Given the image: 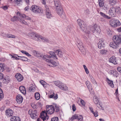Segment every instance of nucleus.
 Returning a JSON list of instances; mask_svg holds the SVG:
<instances>
[{"label":"nucleus","instance_id":"412c9836","mask_svg":"<svg viewBox=\"0 0 121 121\" xmlns=\"http://www.w3.org/2000/svg\"><path fill=\"white\" fill-rule=\"evenodd\" d=\"M109 62L112 63L114 64H116L117 63L116 58L114 56H112L109 58Z\"/></svg>","mask_w":121,"mask_h":121},{"label":"nucleus","instance_id":"e433bc0d","mask_svg":"<svg viewBox=\"0 0 121 121\" xmlns=\"http://www.w3.org/2000/svg\"><path fill=\"white\" fill-rule=\"evenodd\" d=\"M39 38L42 40V41L44 42H48V39H47L45 38H44L40 35H38V38Z\"/></svg>","mask_w":121,"mask_h":121},{"label":"nucleus","instance_id":"4be33fe9","mask_svg":"<svg viewBox=\"0 0 121 121\" xmlns=\"http://www.w3.org/2000/svg\"><path fill=\"white\" fill-rule=\"evenodd\" d=\"M110 46L114 48H116L119 47V45L115 42L114 41L111 42L109 44Z\"/></svg>","mask_w":121,"mask_h":121},{"label":"nucleus","instance_id":"2f4dec72","mask_svg":"<svg viewBox=\"0 0 121 121\" xmlns=\"http://www.w3.org/2000/svg\"><path fill=\"white\" fill-rule=\"evenodd\" d=\"M109 73L110 75H113L114 76L117 75V72L115 70H111L109 71Z\"/></svg>","mask_w":121,"mask_h":121},{"label":"nucleus","instance_id":"69168bd1","mask_svg":"<svg viewBox=\"0 0 121 121\" xmlns=\"http://www.w3.org/2000/svg\"><path fill=\"white\" fill-rule=\"evenodd\" d=\"M117 70L120 73H121V67H118L117 68Z\"/></svg>","mask_w":121,"mask_h":121},{"label":"nucleus","instance_id":"c9c22d12","mask_svg":"<svg viewBox=\"0 0 121 121\" xmlns=\"http://www.w3.org/2000/svg\"><path fill=\"white\" fill-rule=\"evenodd\" d=\"M54 93L53 94L49 96L50 98H52L54 99H57L58 98V95L56 94L55 95H54Z\"/></svg>","mask_w":121,"mask_h":121},{"label":"nucleus","instance_id":"a878e982","mask_svg":"<svg viewBox=\"0 0 121 121\" xmlns=\"http://www.w3.org/2000/svg\"><path fill=\"white\" fill-rule=\"evenodd\" d=\"M20 91L23 94L26 93V91L25 87L23 86H21L19 87Z\"/></svg>","mask_w":121,"mask_h":121},{"label":"nucleus","instance_id":"a18cd8bd","mask_svg":"<svg viewBox=\"0 0 121 121\" xmlns=\"http://www.w3.org/2000/svg\"><path fill=\"white\" fill-rule=\"evenodd\" d=\"M21 52L22 53L26 55L27 56L30 57L31 56V55L29 54L26 51H23V50H22L21 51Z\"/></svg>","mask_w":121,"mask_h":121},{"label":"nucleus","instance_id":"39448f33","mask_svg":"<svg viewBox=\"0 0 121 121\" xmlns=\"http://www.w3.org/2000/svg\"><path fill=\"white\" fill-rule=\"evenodd\" d=\"M109 23L111 26L113 28L119 26L121 25V23L119 20H115V19L110 20Z\"/></svg>","mask_w":121,"mask_h":121},{"label":"nucleus","instance_id":"5fc2aeb1","mask_svg":"<svg viewBox=\"0 0 121 121\" xmlns=\"http://www.w3.org/2000/svg\"><path fill=\"white\" fill-rule=\"evenodd\" d=\"M89 10L88 9H87L84 11V14L86 15H88L89 14Z\"/></svg>","mask_w":121,"mask_h":121},{"label":"nucleus","instance_id":"0e129e2a","mask_svg":"<svg viewBox=\"0 0 121 121\" xmlns=\"http://www.w3.org/2000/svg\"><path fill=\"white\" fill-rule=\"evenodd\" d=\"M89 109L91 112H92V113H94L93 109L92 107H89Z\"/></svg>","mask_w":121,"mask_h":121},{"label":"nucleus","instance_id":"4d7b16f0","mask_svg":"<svg viewBox=\"0 0 121 121\" xmlns=\"http://www.w3.org/2000/svg\"><path fill=\"white\" fill-rule=\"evenodd\" d=\"M80 99V103L83 106H84L85 105V103L84 101L82 99H81V98H79Z\"/></svg>","mask_w":121,"mask_h":121},{"label":"nucleus","instance_id":"423d86ee","mask_svg":"<svg viewBox=\"0 0 121 121\" xmlns=\"http://www.w3.org/2000/svg\"><path fill=\"white\" fill-rule=\"evenodd\" d=\"M56 10L57 14L61 17L63 19L65 18V13H63V10L61 6H59V7L56 8Z\"/></svg>","mask_w":121,"mask_h":121},{"label":"nucleus","instance_id":"f704fd0d","mask_svg":"<svg viewBox=\"0 0 121 121\" xmlns=\"http://www.w3.org/2000/svg\"><path fill=\"white\" fill-rule=\"evenodd\" d=\"M5 69V65L3 63H0V71L3 72Z\"/></svg>","mask_w":121,"mask_h":121},{"label":"nucleus","instance_id":"dca6fc26","mask_svg":"<svg viewBox=\"0 0 121 121\" xmlns=\"http://www.w3.org/2000/svg\"><path fill=\"white\" fill-rule=\"evenodd\" d=\"M17 15L18 16H20L21 18H25L26 20L30 21L31 20V18L28 16H26L23 14H21L19 12H17Z\"/></svg>","mask_w":121,"mask_h":121},{"label":"nucleus","instance_id":"de8ad7c7","mask_svg":"<svg viewBox=\"0 0 121 121\" xmlns=\"http://www.w3.org/2000/svg\"><path fill=\"white\" fill-rule=\"evenodd\" d=\"M93 100L95 103V104H98V103H99V101L98 99L96 98V96H94Z\"/></svg>","mask_w":121,"mask_h":121},{"label":"nucleus","instance_id":"680f3d73","mask_svg":"<svg viewBox=\"0 0 121 121\" xmlns=\"http://www.w3.org/2000/svg\"><path fill=\"white\" fill-rule=\"evenodd\" d=\"M94 115V116L95 117H97L98 116V112L96 111H95V112H94V113H92Z\"/></svg>","mask_w":121,"mask_h":121},{"label":"nucleus","instance_id":"79ce46f5","mask_svg":"<svg viewBox=\"0 0 121 121\" xmlns=\"http://www.w3.org/2000/svg\"><path fill=\"white\" fill-rule=\"evenodd\" d=\"M35 98L37 100H39L40 98V94L39 93L37 92L35 94Z\"/></svg>","mask_w":121,"mask_h":121},{"label":"nucleus","instance_id":"09e8293b","mask_svg":"<svg viewBox=\"0 0 121 121\" xmlns=\"http://www.w3.org/2000/svg\"><path fill=\"white\" fill-rule=\"evenodd\" d=\"M3 91L2 89L0 88V100L3 98Z\"/></svg>","mask_w":121,"mask_h":121},{"label":"nucleus","instance_id":"a211bd4d","mask_svg":"<svg viewBox=\"0 0 121 121\" xmlns=\"http://www.w3.org/2000/svg\"><path fill=\"white\" fill-rule=\"evenodd\" d=\"M16 101L17 103L19 104H21L23 100V98L20 95L18 94L16 97Z\"/></svg>","mask_w":121,"mask_h":121},{"label":"nucleus","instance_id":"c85d7f7f","mask_svg":"<svg viewBox=\"0 0 121 121\" xmlns=\"http://www.w3.org/2000/svg\"><path fill=\"white\" fill-rule=\"evenodd\" d=\"M107 81L108 84L112 88H113L114 87V85L113 84V82L109 80L108 78H107Z\"/></svg>","mask_w":121,"mask_h":121},{"label":"nucleus","instance_id":"f257e3e1","mask_svg":"<svg viewBox=\"0 0 121 121\" xmlns=\"http://www.w3.org/2000/svg\"><path fill=\"white\" fill-rule=\"evenodd\" d=\"M46 108V110L42 112L40 117L43 121L48 119L49 117L47 115V113L51 115L53 114L54 112V109L53 105H47Z\"/></svg>","mask_w":121,"mask_h":121},{"label":"nucleus","instance_id":"ea45409f","mask_svg":"<svg viewBox=\"0 0 121 121\" xmlns=\"http://www.w3.org/2000/svg\"><path fill=\"white\" fill-rule=\"evenodd\" d=\"M33 85H31L30 87L29 88V90L30 92H34L35 91V88L34 87H33Z\"/></svg>","mask_w":121,"mask_h":121},{"label":"nucleus","instance_id":"7ed1b4c3","mask_svg":"<svg viewBox=\"0 0 121 121\" xmlns=\"http://www.w3.org/2000/svg\"><path fill=\"white\" fill-rule=\"evenodd\" d=\"M30 9L33 12L36 13H41L43 12V9L35 5H32Z\"/></svg>","mask_w":121,"mask_h":121},{"label":"nucleus","instance_id":"7c9ffc66","mask_svg":"<svg viewBox=\"0 0 121 121\" xmlns=\"http://www.w3.org/2000/svg\"><path fill=\"white\" fill-rule=\"evenodd\" d=\"M73 26L72 25H69L67 26V31L69 33H70L72 31V29L73 28Z\"/></svg>","mask_w":121,"mask_h":121},{"label":"nucleus","instance_id":"13d9d810","mask_svg":"<svg viewBox=\"0 0 121 121\" xmlns=\"http://www.w3.org/2000/svg\"><path fill=\"white\" fill-rule=\"evenodd\" d=\"M1 8H2L4 10H6L8 9V7L7 6H3L1 7Z\"/></svg>","mask_w":121,"mask_h":121},{"label":"nucleus","instance_id":"6e6d98bb","mask_svg":"<svg viewBox=\"0 0 121 121\" xmlns=\"http://www.w3.org/2000/svg\"><path fill=\"white\" fill-rule=\"evenodd\" d=\"M72 108L73 111H75L76 110V107L74 104L72 105Z\"/></svg>","mask_w":121,"mask_h":121},{"label":"nucleus","instance_id":"e2e57ef3","mask_svg":"<svg viewBox=\"0 0 121 121\" xmlns=\"http://www.w3.org/2000/svg\"><path fill=\"white\" fill-rule=\"evenodd\" d=\"M104 2H99V6L100 7H103L104 4Z\"/></svg>","mask_w":121,"mask_h":121},{"label":"nucleus","instance_id":"37998d69","mask_svg":"<svg viewBox=\"0 0 121 121\" xmlns=\"http://www.w3.org/2000/svg\"><path fill=\"white\" fill-rule=\"evenodd\" d=\"M19 17H18L16 16H14L13 18H12L11 19V20L13 22H14L15 21L18 20L19 21Z\"/></svg>","mask_w":121,"mask_h":121},{"label":"nucleus","instance_id":"72a5a7b5","mask_svg":"<svg viewBox=\"0 0 121 121\" xmlns=\"http://www.w3.org/2000/svg\"><path fill=\"white\" fill-rule=\"evenodd\" d=\"M15 55L17 56L18 57H20V60L22 61H27L28 60V58L26 57L20 56L17 55Z\"/></svg>","mask_w":121,"mask_h":121},{"label":"nucleus","instance_id":"052dcab7","mask_svg":"<svg viewBox=\"0 0 121 121\" xmlns=\"http://www.w3.org/2000/svg\"><path fill=\"white\" fill-rule=\"evenodd\" d=\"M22 0H16V1H15V3L18 4H19L20 2H21Z\"/></svg>","mask_w":121,"mask_h":121},{"label":"nucleus","instance_id":"338daca9","mask_svg":"<svg viewBox=\"0 0 121 121\" xmlns=\"http://www.w3.org/2000/svg\"><path fill=\"white\" fill-rule=\"evenodd\" d=\"M85 72L87 74H88L89 73V71L87 69V68L86 69H85Z\"/></svg>","mask_w":121,"mask_h":121},{"label":"nucleus","instance_id":"4c0bfd02","mask_svg":"<svg viewBox=\"0 0 121 121\" xmlns=\"http://www.w3.org/2000/svg\"><path fill=\"white\" fill-rule=\"evenodd\" d=\"M117 2L116 0H109V4L112 5H114Z\"/></svg>","mask_w":121,"mask_h":121},{"label":"nucleus","instance_id":"a19ab883","mask_svg":"<svg viewBox=\"0 0 121 121\" xmlns=\"http://www.w3.org/2000/svg\"><path fill=\"white\" fill-rule=\"evenodd\" d=\"M6 36V37L9 38L14 39L15 38L14 35L10 34H7Z\"/></svg>","mask_w":121,"mask_h":121},{"label":"nucleus","instance_id":"3c124183","mask_svg":"<svg viewBox=\"0 0 121 121\" xmlns=\"http://www.w3.org/2000/svg\"><path fill=\"white\" fill-rule=\"evenodd\" d=\"M51 121H59L58 117H56L51 118Z\"/></svg>","mask_w":121,"mask_h":121},{"label":"nucleus","instance_id":"aec40b11","mask_svg":"<svg viewBox=\"0 0 121 121\" xmlns=\"http://www.w3.org/2000/svg\"><path fill=\"white\" fill-rule=\"evenodd\" d=\"M105 45V44L104 43V41L102 40H100L98 43V48L100 49L104 48Z\"/></svg>","mask_w":121,"mask_h":121},{"label":"nucleus","instance_id":"6e6552de","mask_svg":"<svg viewBox=\"0 0 121 121\" xmlns=\"http://www.w3.org/2000/svg\"><path fill=\"white\" fill-rule=\"evenodd\" d=\"M92 32L95 34H98L100 31L99 26L97 25H95L91 29Z\"/></svg>","mask_w":121,"mask_h":121},{"label":"nucleus","instance_id":"9d476101","mask_svg":"<svg viewBox=\"0 0 121 121\" xmlns=\"http://www.w3.org/2000/svg\"><path fill=\"white\" fill-rule=\"evenodd\" d=\"M54 84L56 86H58L62 90L65 91L68 90L67 87L63 85L61 82L59 81H57L55 82Z\"/></svg>","mask_w":121,"mask_h":121},{"label":"nucleus","instance_id":"20e7f679","mask_svg":"<svg viewBox=\"0 0 121 121\" xmlns=\"http://www.w3.org/2000/svg\"><path fill=\"white\" fill-rule=\"evenodd\" d=\"M55 52H53L50 51L49 52V53L51 56L45 55L43 56V59L44 60H48V59H51L52 58H53L55 59H58L57 56L56 55Z\"/></svg>","mask_w":121,"mask_h":121},{"label":"nucleus","instance_id":"1a4fd4ad","mask_svg":"<svg viewBox=\"0 0 121 121\" xmlns=\"http://www.w3.org/2000/svg\"><path fill=\"white\" fill-rule=\"evenodd\" d=\"M29 114L30 115V117L33 119H36L38 117V116L37 114V110H32L30 109L28 111Z\"/></svg>","mask_w":121,"mask_h":121},{"label":"nucleus","instance_id":"2eb2a0df","mask_svg":"<svg viewBox=\"0 0 121 121\" xmlns=\"http://www.w3.org/2000/svg\"><path fill=\"white\" fill-rule=\"evenodd\" d=\"M114 9V7H112L110 9L108 13L110 16L114 17L116 15V13Z\"/></svg>","mask_w":121,"mask_h":121},{"label":"nucleus","instance_id":"b1692460","mask_svg":"<svg viewBox=\"0 0 121 121\" xmlns=\"http://www.w3.org/2000/svg\"><path fill=\"white\" fill-rule=\"evenodd\" d=\"M28 35L31 38L33 39L35 38V37H37L38 39V35H36L35 33H28Z\"/></svg>","mask_w":121,"mask_h":121},{"label":"nucleus","instance_id":"6ab92c4d","mask_svg":"<svg viewBox=\"0 0 121 121\" xmlns=\"http://www.w3.org/2000/svg\"><path fill=\"white\" fill-rule=\"evenodd\" d=\"M13 112L12 110L10 109L7 110L5 111V114L8 117L12 116L13 114Z\"/></svg>","mask_w":121,"mask_h":121},{"label":"nucleus","instance_id":"5701e85b","mask_svg":"<svg viewBox=\"0 0 121 121\" xmlns=\"http://www.w3.org/2000/svg\"><path fill=\"white\" fill-rule=\"evenodd\" d=\"M20 118L18 117L13 116H12L10 119V121H20Z\"/></svg>","mask_w":121,"mask_h":121},{"label":"nucleus","instance_id":"0eeeda50","mask_svg":"<svg viewBox=\"0 0 121 121\" xmlns=\"http://www.w3.org/2000/svg\"><path fill=\"white\" fill-rule=\"evenodd\" d=\"M77 46L79 50L83 55H85L86 53V50L83 47V44L81 42L79 41L77 42Z\"/></svg>","mask_w":121,"mask_h":121},{"label":"nucleus","instance_id":"f8f14e48","mask_svg":"<svg viewBox=\"0 0 121 121\" xmlns=\"http://www.w3.org/2000/svg\"><path fill=\"white\" fill-rule=\"evenodd\" d=\"M45 10L47 17L48 18H50L52 16L50 11L49 9L48 6L45 5Z\"/></svg>","mask_w":121,"mask_h":121},{"label":"nucleus","instance_id":"f03ea898","mask_svg":"<svg viewBox=\"0 0 121 121\" xmlns=\"http://www.w3.org/2000/svg\"><path fill=\"white\" fill-rule=\"evenodd\" d=\"M77 22L78 25L80 26L81 30L86 34H89L90 33V31L89 28L88 27L87 28L82 20L80 19H79L77 20Z\"/></svg>","mask_w":121,"mask_h":121},{"label":"nucleus","instance_id":"774afa93","mask_svg":"<svg viewBox=\"0 0 121 121\" xmlns=\"http://www.w3.org/2000/svg\"><path fill=\"white\" fill-rule=\"evenodd\" d=\"M37 51H34L33 52V54L35 56H36V53Z\"/></svg>","mask_w":121,"mask_h":121},{"label":"nucleus","instance_id":"c03bdc74","mask_svg":"<svg viewBox=\"0 0 121 121\" xmlns=\"http://www.w3.org/2000/svg\"><path fill=\"white\" fill-rule=\"evenodd\" d=\"M19 21L22 24H24L26 25H28V23L26 22L24 20L22 19H20Z\"/></svg>","mask_w":121,"mask_h":121},{"label":"nucleus","instance_id":"bf43d9fd","mask_svg":"<svg viewBox=\"0 0 121 121\" xmlns=\"http://www.w3.org/2000/svg\"><path fill=\"white\" fill-rule=\"evenodd\" d=\"M39 82L40 83H41L43 86L44 87V82H45L42 80H41L39 81Z\"/></svg>","mask_w":121,"mask_h":121},{"label":"nucleus","instance_id":"393cba45","mask_svg":"<svg viewBox=\"0 0 121 121\" xmlns=\"http://www.w3.org/2000/svg\"><path fill=\"white\" fill-rule=\"evenodd\" d=\"M54 2L56 8L59 7V6H61V4L59 0H54Z\"/></svg>","mask_w":121,"mask_h":121},{"label":"nucleus","instance_id":"49530a36","mask_svg":"<svg viewBox=\"0 0 121 121\" xmlns=\"http://www.w3.org/2000/svg\"><path fill=\"white\" fill-rule=\"evenodd\" d=\"M43 55H41L39 52L37 51L36 53V56H35L38 57L39 58H40L42 57H43Z\"/></svg>","mask_w":121,"mask_h":121},{"label":"nucleus","instance_id":"864d4df0","mask_svg":"<svg viewBox=\"0 0 121 121\" xmlns=\"http://www.w3.org/2000/svg\"><path fill=\"white\" fill-rule=\"evenodd\" d=\"M31 106L33 109H36L37 108V106L34 104H31Z\"/></svg>","mask_w":121,"mask_h":121},{"label":"nucleus","instance_id":"4468645a","mask_svg":"<svg viewBox=\"0 0 121 121\" xmlns=\"http://www.w3.org/2000/svg\"><path fill=\"white\" fill-rule=\"evenodd\" d=\"M44 60L48 63V65L49 66L54 67L56 65V62L51 60V59H48V60Z\"/></svg>","mask_w":121,"mask_h":121},{"label":"nucleus","instance_id":"ddd939ff","mask_svg":"<svg viewBox=\"0 0 121 121\" xmlns=\"http://www.w3.org/2000/svg\"><path fill=\"white\" fill-rule=\"evenodd\" d=\"M76 119H78V121H82V116L80 115H79L75 114L72 117L70 118V120L72 121Z\"/></svg>","mask_w":121,"mask_h":121},{"label":"nucleus","instance_id":"f3484780","mask_svg":"<svg viewBox=\"0 0 121 121\" xmlns=\"http://www.w3.org/2000/svg\"><path fill=\"white\" fill-rule=\"evenodd\" d=\"M15 77L19 82L21 81L23 79L22 75L19 73H17L16 74L15 76Z\"/></svg>","mask_w":121,"mask_h":121},{"label":"nucleus","instance_id":"603ef678","mask_svg":"<svg viewBox=\"0 0 121 121\" xmlns=\"http://www.w3.org/2000/svg\"><path fill=\"white\" fill-rule=\"evenodd\" d=\"M4 78V76L3 74L0 72V80H1Z\"/></svg>","mask_w":121,"mask_h":121},{"label":"nucleus","instance_id":"9b49d317","mask_svg":"<svg viewBox=\"0 0 121 121\" xmlns=\"http://www.w3.org/2000/svg\"><path fill=\"white\" fill-rule=\"evenodd\" d=\"M120 36L116 35L114 36L113 38V40L114 41L119 45L121 43V38Z\"/></svg>","mask_w":121,"mask_h":121},{"label":"nucleus","instance_id":"cd10ccee","mask_svg":"<svg viewBox=\"0 0 121 121\" xmlns=\"http://www.w3.org/2000/svg\"><path fill=\"white\" fill-rule=\"evenodd\" d=\"M53 106L54 109V112H58L60 110V108L56 104H54Z\"/></svg>","mask_w":121,"mask_h":121},{"label":"nucleus","instance_id":"473e14b6","mask_svg":"<svg viewBox=\"0 0 121 121\" xmlns=\"http://www.w3.org/2000/svg\"><path fill=\"white\" fill-rule=\"evenodd\" d=\"M100 15L104 18L107 19H110L111 18L110 17L106 15L105 14L101 12H100Z\"/></svg>","mask_w":121,"mask_h":121},{"label":"nucleus","instance_id":"8fccbe9b","mask_svg":"<svg viewBox=\"0 0 121 121\" xmlns=\"http://www.w3.org/2000/svg\"><path fill=\"white\" fill-rule=\"evenodd\" d=\"M107 50L105 49H102L100 51V53L102 54H106Z\"/></svg>","mask_w":121,"mask_h":121},{"label":"nucleus","instance_id":"58836bf2","mask_svg":"<svg viewBox=\"0 0 121 121\" xmlns=\"http://www.w3.org/2000/svg\"><path fill=\"white\" fill-rule=\"evenodd\" d=\"M115 10V11L116 12V13H120L121 11V9L120 8L118 7H114Z\"/></svg>","mask_w":121,"mask_h":121},{"label":"nucleus","instance_id":"c756f323","mask_svg":"<svg viewBox=\"0 0 121 121\" xmlns=\"http://www.w3.org/2000/svg\"><path fill=\"white\" fill-rule=\"evenodd\" d=\"M86 84L89 90L90 91V89H91V90H92V87L91 85L90 84L89 82L88 81H86Z\"/></svg>","mask_w":121,"mask_h":121},{"label":"nucleus","instance_id":"bb28decb","mask_svg":"<svg viewBox=\"0 0 121 121\" xmlns=\"http://www.w3.org/2000/svg\"><path fill=\"white\" fill-rule=\"evenodd\" d=\"M56 55H57L59 57H62V52L60 49H58L55 52Z\"/></svg>","mask_w":121,"mask_h":121}]
</instances>
